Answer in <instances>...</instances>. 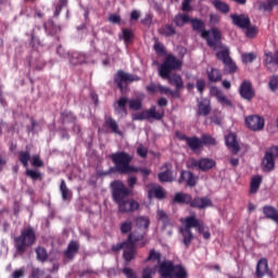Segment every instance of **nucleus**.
<instances>
[{"label": "nucleus", "mask_w": 278, "mask_h": 278, "mask_svg": "<svg viewBox=\"0 0 278 278\" xmlns=\"http://www.w3.org/2000/svg\"><path fill=\"white\" fill-rule=\"evenodd\" d=\"M110 160L114 164L104 175H111V173H119V175H130V173H141L143 179H147L151 175V169L136 167L131 165L134 156L125 151H117L110 154Z\"/></svg>", "instance_id": "f257e3e1"}, {"label": "nucleus", "mask_w": 278, "mask_h": 278, "mask_svg": "<svg viewBox=\"0 0 278 278\" xmlns=\"http://www.w3.org/2000/svg\"><path fill=\"white\" fill-rule=\"evenodd\" d=\"M204 40H206L207 47L213 51H217L215 54L216 60L225 64L231 59V51L229 47L223 43V33L220 29L213 27L212 31L202 33Z\"/></svg>", "instance_id": "f03ea898"}, {"label": "nucleus", "mask_w": 278, "mask_h": 278, "mask_svg": "<svg viewBox=\"0 0 278 278\" xmlns=\"http://www.w3.org/2000/svg\"><path fill=\"white\" fill-rule=\"evenodd\" d=\"M36 230L31 226L23 228L20 232V236L13 239L16 254L25 255L27 250L36 244Z\"/></svg>", "instance_id": "7ed1b4c3"}, {"label": "nucleus", "mask_w": 278, "mask_h": 278, "mask_svg": "<svg viewBox=\"0 0 278 278\" xmlns=\"http://www.w3.org/2000/svg\"><path fill=\"white\" fill-rule=\"evenodd\" d=\"M127 104L129 110L132 112H140L142 110V99H128L127 97H121L114 104L113 108L115 113L119 116H127Z\"/></svg>", "instance_id": "20e7f679"}, {"label": "nucleus", "mask_w": 278, "mask_h": 278, "mask_svg": "<svg viewBox=\"0 0 278 278\" xmlns=\"http://www.w3.org/2000/svg\"><path fill=\"white\" fill-rule=\"evenodd\" d=\"M216 166V161L214 159L202 157L197 160L191 157L187 161V168L191 170H201L202 173H207V170H212Z\"/></svg>", "instance_id": "39448f33"}, {"label": "nucleus", "mask_w": 278, "mask_h": 278, "mask_svg": "<svg viewBox=\"0 0 278 278\" xmlns=\"http://www.w3.org/2000/svg\"><path fill=\"white\" fill-rule=\"evenodd\" d=\"M181 68V61L173 54H168L165 61L159 68L160 77H168L173 71H179Z\"/></svg>", "instance_id": "423d86ee"}, {"label": "nucleus", "mask_w": 278, "mask_h": 278, "mask_svg": "<svg viewBox=\"0 0 278 278\" xmlns=\"http://www.w3.org/2000/svg\"><path fill=\"white\" fill-rule=\"evenodd\" d=\"M123 250V257L125 262L129 263L132 260H136V253H138V251L136 250V244L124 241L121 243L113 244L111 248V251H113V253H118V251Z\"/></svg>", "instance_id": "0eeeda50"}, {"label": "nucleus", "mask_w": 278, "mask_h": 278, "mask_svg": "<svg viewBox=\"0 0 278 278\" xmlns=\"http://www.w3.org/2000/svg\"><path fill=\"white\" fill-rule=\"evenodd\" d=\"M111 192L114 203H121V201L131 194V190H129L122 180L111 182Z\"/></svg>", "instance_id": "6e6552de"}, {"label": "nucleus", "mask_w": 278, "mask_h": 278, "mask_svg": "<svg viewBox=\"0 0 278 278\" xmlns=\"http://www.w3.org/2000/svg\"><path fill=\"white\" fill-rule=\"evenodd\" d=\"M164 115V109L157 111V108L153 105L149 110L142 111L141 113L132 114L131 118L132 121H149V118H154V121H162Z\"/></svg>", "instance_id": "1a4fd4ad"}, {"label": "nucleus", "mask_w": 278, "mask_h": 278, "mask_svg": "<svg viewBox=\"0 0 278 278\" xmlns=\"http://www.w3.org/2000/svg\"><path fill=\"white\" fill-rule=\"evenodd\" d=\"M134 81H140V78L122 70L117 71L114 76V83L116 84L121 92H124L125 90L124 84H131Z\"/></svg>", "instance_id": "9d476101"}, {"label": "nucleus", "mask_w": 278, "mask_h": 278, "mask_svg": "<svg viewBox=\"0 0 278 278\" xmlns=\"http://www.w3.org/2000/svg\"><path fill=\"white\" fill-rule=\"evenodd\" d=\"M244 123L251 131H262L266 125V119L260 115H249L245 117Z\"/></svg>", "instance_id": "9b49d317"}, {"label": "nucleus", "mask_w": 278, "mask_h": 278, "mask_svg": "<svg viewBox=\"0 0 278 278\" xmlns=\"http://www.w3.org/2000/svg\"><path fill=\"white\" fill-rule=\"evenodd\" d=\"M118 206V212L121 214H129L130 212H136L137 210H140V203L134 199H124L116 203Z\"/></svg>", "instance_id": "f8f14e48"}, {"label": "nucleus", "mask_w": 278, "mask_h": 278, "mask_svg": "<svg viewBox=\"0 0 278 278\" xmlns=\"http://www.w3.org/2000/svg\"><path fill=\"white\" fill-rule=\"evenodd\" d=\"M239 93L245 101H251L255 98V91L253 90V84L250 80H243L239 88Z\"/></svg>", "instance_id": "ddd939ff"}, {"label": "nucleus", "mask_w": 278, "mask_h": 278, "mask_svg": "<svg viewBox=\"0 0 278 278\" xmlns=\"http://www.w3.org/2000/svg\"><path fill=\"white\" fill-rule=\"evenodd\" d=\"M230 18L233 25H236V27H239V29H247V27H250L251 25V18L244 14H231Z\"/></svg>", "instance_id": "4468645a"}, {"label": "nucleus", "mask_w": 278, "mask_h": 278, "mask_svg": "<svg viewBox=\"0 0 278 278\" xmlns=\"http://www.w3.org/2000/svg\"><path fill=\"white\" fill-rule=\"evenodd\" d=\"M262 166L264 173H270L275 170V154L268 149L262 160Z\"/></svg>", "instance_id": "2eb2a0df"}, {"label": "nucleus", "mask_w": 278, "mask_h": 278, "mask_svg": "<svg viewBox=\"0 0 278 278\" xmlns=\"http://www.w3.org/2000/svg\"><path fill=\"white\" fill-rule=\"evenodd\" d=\"M173 270H175L173 261H164L160 264L159 273L162 278H173Z\"/></svg>", "instance_id": "dca6fc26"}, {"label": "nucleus", "mask_w": 278, "mask_h": 278, "mask_svg": "<svg viewBox=\"0 0 278 278\" xmlns=\"http://www.w3.org/2000/svg\"><path fill=\"white\" fill-rule=\"evenodd\" d=\"M214 203L212 202V199L208 197H197L191 202V207L195 210H205L207 207H212Z\"/></svg>", "instance_id": "f3484780"}, {"label": "nucleus", "mask_w": 278, "mask_h": 278, "mask_svg": "<svg viewBox=\"0 0 278 278\" xmlns=\"http://www.w3.org/2000/svg\"><path fill=\"white\" fill-rule=\"evenodd\" d=\"M177 138L179 140H185L187 147H189L190 151L193 153H197V149L199 148V137L193 136V137H188L184 134H177Z\"/></svg>", "instance_id": "a211bd4d"}, {"label": "nucleus", "mask_w": 278, "mask_h": 278, "mask_svg": "<svg viewBox=\"0 0 278 278\" xmlns=\"http://www.w3.org/2000/svg\"><path fill=\"white\" fill-rule=\"evenodd\" d=\"M184 181H186L189 188H194V186H197V177H194V174L192 172H188V170L180 172V177L178 179V182L184 184Z\"/></svg>", "instance_id": "6ab92c4d"}, {"label": "nucleus", "mask_w": 278, "mask_h": 278, "mask_svg": "<svg viewBox=\"0 0 278 278\" xmlns=\"http://www.w3.org/2000/svg\"><path fill=\"white\" fill-rule=\"evenodd\" d=\"M192 195L189 193L177 192L174 195L173 203H178L179 205H190L192 207Z\"/></svg>", "instance_id": "aec40b11"}, {"label": "nucleus", "mask_w": 278, "mask_h": 278, "mask_svg": "<svg viewBox=\"0 0 278 278\" xmlns=\"http://www.w3.org/2000/svg\"><path fill=\"white\" fill-rule=\"evenodd\" d=\"M226 147L232 150V153H238L240 151V144L238 143V137L236 134L230 132L226 136Z\"/></svg>", "instance_id": "412c9836"}, {"label": "nucleus", "mask_w": 278, "mask_h": 278, "mask_svg": "<svg viewBox=\"0 0 278 278\" xmlns=\"http://www.w3.org/2000/svg\"><path fill=\"white\" fill-rule=\"evenodd\" d=\"M180 223L184 224V227H180V229L192 230L195 229V227H199V218H197L195 215L181 218Z\"/></svg>", "instance_id": "4be33fe9"}, {"label": "nucleus", "mask_w": 278, "mask_h": 278, "mask_svg": "<svg viewBox=\"0 0 278 278\" xmlns=\"http://www.w3.org/2000/svg\"><path fill=\"white\" fill-rule=\"evenodd\" d=\"M77 253H79V242L77 241H71L67 249L63 252L64 257L67 260H73Z\"/></svg>", "instance_id": "5701e85b"}, {"label": "nucleus", "mask_w": 278, "mask_h": 278, "mask_svg": "<svg viewBox=\"0 0 278 278\" xmlns=\"http://www.w3.org/2000/svg\"><path fill=\"white\" fill-rule=\"evenodd\" d=\"M162 79H167L168 84L175 86L176 90L184 88V78L179 74H168V77H162Z\"/></svg>", "instance_id": "b1692460"}, {"label": "nucleus", "mask_w": 278, "mask_h": 278, "mask_svg": "<svg viewBox=\"0 0 278 278\" xmlns=\"http://www.w3.org/2000/svg\"><path fill=\"white\" fill-rule=\"evenodd\" d=\"M104 127L111 129L112 134L123 136V131H121V128H118V122H116V119H114L112 116H106L104 118Z\"/></svg>", "instance_id": "393cba45"}, {"label": "nucleus", "mask_w": 278, "mask_h": 278, "mask_svg": "<svg viewBox=\"0 0 278 278\" xmlns=\"http://www.w3.org/2000/svg\"><path fill=\"white\" fill-rule=\"evenodd\" d=\"M204 144L208 147H216V139L211 135H203L199 138V146L195 148V153L197 151H201Z\"/></svg>", "instance_id": "a878e982"}, {"label": "nucleus", "mask_w": 278, "mask_h": 278, "mask_svg": "<svg viewBox=\"0 0 278 278\" xmlns=\"http://www.w3.org/2000/svg\"><path fill=\"white\" fill-rule=\"evenodd\" d=\"M43 28L48 36H55V34L62 31V28L53 20H48L47 23H43Z\"/></svg>", "instance_id": "bb28decb"}, {"label": "nucleus", "mask_w": 278, "mask_h": 278, "mask_svg": "<svg viewBox=\"0 0 278 278\" xmlns=\"http://www.w3.org/2000/svg\"><path fill=\"white\" fill-rule=\"evenodd\" d=\"M180 236H182V244L186 249H190L192 241L194 240V235L192 230H187L185 228H179Z\"/></svg>", "instance_id": "cd10ccee"}, {"label": "nucleus", "mask_w": 278, "mask_h": 278, "mask_svg": "<svg viewBox=\"0 0 278 278\" xmlns=\"http://www.w3.org/2000/svg\"><path fill=\"white\" fill-rule=\"evenodd\" d=\"M157 220L162 223L163 231L166 230V227H173V223L170 222V216L166 214L164 210H159L156 212Z\"/></svg>", "instance_id": "c85d7f7f"}, {"label": "nucleus", "mask_w": 278, "mask_h": 278, "mask_svg": "<svg viewBox=\"0 0 278 278\" xmlns=\"http://www.w3.org/2000/svg\"><path fill=\"white\" fill-rule=\"evenodd\" d=\"M189 23H191L193 31L201 33L202 38H203V33L212 31V28L210 30H205V22H203V20L201 18H198V17L191 18Z\"/></svg>", "instance_id": "c756f323"}, {"label": "nucleus", "mask_w": 278, "mask_h": 278, "mask_svg": "<svg viewBox=\"0 0 278 278\" xmlns=\"http://www.w3.org/2000/svg\"><path fill=\"white\" fill-rule=\"evenodd\" d=\"M266 273H268V260L261 258L257 262L255 275L257 278H262Z\"/></svg>", "instance_id": "7c9ffc66"}, {"label": "nucleus", "mask_w": 278, "mask_h": 278, "mask_svg": "<svg viewBox=\"0 0 278 278\" xmlns=\"http://www.w3.org/2000/svg\"><path fill=\"white\" fill-rule=\"evenodd\" d=\"M212 105L207 100H202L198 103V116H210Z\"/></svg>", "instance_id": "2f4dec72"}, {"label": "nucleus", "mask_w": 278, "mask_h": 278, "mask_svg": "<svg viewBox=\"0 0 278 278\" xmlns=\"http://www.w3.org/2000/svg\"><path fill=\"white\" fill-rule=\"evenodd\" d=\"M263 214L266 216L269 220H274V223L278 224V211L270 205H265L263 207Z\"/></svg>", "instance_id": "473e14b6"}, {"label": "nucleus", "mask_w": 278, "mask_h": 278, "mask_svg": "<svg viewBox=\"0 0 278 278\" xmlns=\"http://www.w3.org/2000/svg\"><path fill=\"white\" fill-rule=\"evenodd\" d=\"M60 192L63 201H71L73 199V192L68 189L64 179L61 180Z\"/></svg>", "instance_id": "72a5a7b5"}, {"label": "nucleus", "mask_w": 278, "mask_h": 278, "mask_svg": "<svg viewBox=\"0 0 278 278\" xmlns=\"http://www.w3.org/2000/svg\"><path fill=\"white\" fill-rule=\"evenodd\" d=\"M149 197H155V199H166V192L160 186H152L148 191Z\"/></svg>", "instance_id": "f704fd0d"}, {"label": "nucleus", "mask_w": 278, "mask_h": 278, "mask_svg": "<svg viewBox=\"0 0 278 278\" xmlns=\"http://www.w3.org/2000/svg\"><path fill=\"white\" fill-rule=\"evenodd\" d=\"M212 5H214L215 10H217V12H220L222 14H229V4H227L225 1L223 0H213L212 1Z\"/></svg>", "instance_id": "c9c22d12"}, {"label": "nucleus", "mask_w": 278, "mask_h": 278, "mask_svg": "<svg viewBox=\"0 0 278 278\" xmlns=\"http://www.w3.org/2000/svg\"><path fill=\"white\" fill-rule=\"evenodd\" d=\"M157 177L161 184H170L175 181V178L173 177V170L170 169H166L165 172L159 173Z\"/></svg>", "instance_id": "e433bc0d"}, {"label": "nucleus", "mask_w": 278, "mask_h": 278, "mask_svg": "<svg viewBox=\"0 0 278 278\" xmlns=\"http://www.w3.org/2000/svg\"><path fill=\"white\" fill-rule=\"evenodd\" d=\"M208 81L216 84L223 80V74L220 70L212 67L211 71L207 72Z\"/></svg>", "instance_id": "4c0bfd02"}, {"label": "nucleus", "mask_w": 278, "mask_h": 278, "mask_svg": "<svg viewBox=\"0 0 278 278\" xmlns=\"http://www.w3.org/2000/svg\"><path fill=\"white\" fill-rule=\"evenodd\" d=\"M190 21H191L190 16L184 13H178L177 15L174 16V23L176 27H184V25H188Z\"/></svg>", "instance_id": "58836bf2"}, {"label": "nucleus", "mask_w": 278, "mask_h": 278, "mask_svg": "<svg viewBox=\"0 0 278 278\" xmlns=\"http://www.w3.org/2000/svg\"><path fill=\"white\" fill-rule=\"evenodd\" d=\"M159 34L166 38H170V36H175L177 34V29H175V26L167 24L159 29Z\"/></svg>", "instance_id": "ea45409f"}, {"label": "nucleus", "mask_w": 278, "mask_h": 278, "mask_svg": "<svg viewBox=\"0 0 278 278\" xmlns=\"http://www.w3.org/2000/svg\"><path fill=\"white\" fill-rule=\"evenodd\" d=\"M188 271L186 270V267L182 265H174V270L172 274V278H187Z\"/></svg>", "instance_id": "a19ab883"}, {"label": "nucleus", "mask_w": 278, "mask_h": 278, "mask_svg": "<svg viewBox=\"0 0 278 278\" xmlns=\"http://www.w3.org/2000/svg\"><path fill=\"white\" fill-rule=\"evenodd\" d=\"M35 252H36V257L38 262H41L42 264H45V262L49 260V253L47 252V249L42 247H37Z\"/></svg>", "instance_id": "79ce46f5"}, {"label": "nucleus", "mask_w": 278, "mask_h": 278, "mask_svg": "<svg viewBox=\"0 0 278 278\" xmlns=\"http://www.w3.org/2000/svg\"><path fill=\"white\" fill-rule=\"evenodd\" d=\"M260 186H262V176L253 177L250 182V194H255L260 190Z\"/></svg>", "instance_id": "37998d69"}, {"label": "nucleus", "mask_w": 278, "mask_h": 278, "mask_svg": "<svg viewBox=\"0 0 278 278\" xmlns=\"http://www.w3.org/2000/svg\"><path fill=\"white\" fill-rule=\"evenodd\" d=\"M224 71L226 73H229V75H233L238 72V65L236 64L233 59H230L226 63H224Z\"/></svg>", "instance_id": "c03bdc74"}, {"label": "nucleus", "mask_w": 278, "mask_h": 278, "mask_svg": "<svg viewBox=\"0 0 278 278\" xmlns=\"http://www.w3.org/2000/svg\"><path fill=\"white\" fill-rule=\"evenodd\" d=\"M18 160L22 166H24V168H27V166H29V160H31V154L29 153V151H21L18 153Z\"/></svg>", "instance_id": "a18cd8bd"}, {"label": "nucleus", "mask_w": 278, "mask_h": 278, "mask_svg": "<svg viewBox=\"0 0 278 278\" xmlns=\"http://www.w3.org/2000/svg\"><path fill=\"white\" fill-rule=\"evenodd\" d=\"M85 60L84 54L74 52L70 56V64H72V66H77V64H84Z\"/></svg>", "instance_id": "49530a36"}, {"label": "nucleus", "mask_w": 278, "mask_h": 278, "mask_svg": "<svg viewBox=\"0 0 278 278\" xmlns=\"http://www.w3.org/2000/svg\"><path fill=\"white\" fill-rule=\"evenodd\" d=\"M142 240H144V235H140L138 232H130L126 242L136 245V242H142Z\"/></svg>", "instance_id": "de8ad7c7"}, {"label": "nucleus", "mask_w": 278, "mask_h": 278, "mask_svg": "<svg viewBox=\"0 0 278 278\" xmlns=\"http://www.w3.org/2000/svg\"><path fill=\"white\" fill-rule=\"evenodd\" d=\"M278 5V0H267V2H262L260 4V10H264L265 12H271L274 8Z\"/></svg>", "instance_id": "09e8293b"}, {"label": "nucleus", "mask_w": 278, "mask_h": 278, "mask_svg": "<svg viewBox=\"0 0 278 278\" xmlns=\"http://www.w3.org/2000/svg\"><path fill=\"white\" fill-rule=\"evenodd\" d=\"M146 262H157L160 264L162 262V253L155 251V249L150 250Z\"/></svg>", "instance_id": "8fccbe9b"}, {"label": "nucleus", "mask_w": 278, "mask_h": 278, "mask_svg": "<svg viewBox=\"0 0 278 278\" xmlns=\"http://www.w3.org/2000/svg\"><path fill=\"white\" fill-rule=\"evenodd\" d=\"M123 35L119 36V38H123L124 42L126 45H129V42H131V40H134V31L129 28H123Z\"/></svg>", "instance_id": "3c124183"}, {"label": "nucleus", "mask_w": 278, "mask_h": 278, "mask_svg": "<svg viewBox=\"0 0 278 278\" xmlns=\"http://www.w3.org/2000/svg\"><path fill=\"white\" fill-rule=\"evenodd\" d=\"M136 225L141 229H149V225H151V220L149 219V217L140 216V217H137Z\"/></svg>", "instance_id": "603ef678"}, {"label": "nucleus", "mask_w": 278, "mask_h": 278, "mask_svg": "<svg viewBox=\"0 0 278 278\" xmlns=\"http://www.w3.org/2000/svg\"><path fill=\"white\" fill-rule=\"evenodd\" d=\"M26 177H29L33 181H42V174L39 170L26 169Z\"/></svg>", "instance_id": "864d4df0"}, {"label": "nucleus", "mask_w": 278, "mask_h": 278, "mask_svg": "<svg viewBox=\"0 0 278 278\" xmlns=\"http://www.w3.org/2000/svg\"><path fill=\"white\" fill-rule=\"evenodd\" d=\"M131 229H134V224L130 220H126L119 226V231L123 235L130 233Z\"/></svg>", "instance_id": "5fc2aeb1"}, {"label": "nucleus", "mask_w": 278, "mask_h": 278, "mask_svg": "<svg viewBox=\"0 0 278 278\" xmlns=\"http://www.w3.org/2000/svg\"><path fill=\"white\" fill-rule=\"evenodd\" d=\"M260 34V28L257 26H248L245 27V36L247 38H255Z\"/></svg>", "instance_id": "6e6d98bb"}, {"label": "nucleus", "mask_w": 278, "mask_h": 278, "mask_svg": "<svg viewBox=\"0 0 278 278\" xmlns=\"http://www.w3.org/2000/svg\"><path fill=\"white\" fill-rule=\"evenodd\" d=\"M26 36H29V38H30L29 45L33 49H34V47H36V45H40V38H38V36H36L35 29H33L30 34L27 33Z\"/></svg>", "instance_id": "4d7b16f0"}, {"label": "nucleus", "mask_w": 278, "mask_h": 278, "mask_svg": "<svg viewBox=\"0 0 278 278\" xmlns=\"http://www.w3.org/2000/svg\"><path fill=\"white\" fill-rule=\"evenodd\" d=\"M154 51L157 55H166V47H164V43L160 41H155Z\"/></svg>", "instance_id": "13d9d810"}, {"label": "nucleus", "mask_w": 278, "mask_h": 278, "mask_svg": "<svg viewBox=\"0 0 278 278\" xmlns=\"http://www.w3.org/2000/svg\"><path fill=\"white\" fill-rule=\"evenodd\" d=\"M269 89L271 90V92H275L276 90H278V76L274 75L270 77L269 79Z\"/></svg>", "instance_id": "bf43d9fd"}, {"label": "nucleus", "mask_w": 278, "mask_h": 278, "mask_svg": "<svg viewBox=\"0 0 278 278\" xmlns=\"http://www.w3.org/2000/svg\"><path fill=\"white\" fill-rule=\"evenodd\" d=\"M205 86H206V83H205V79L203 78L198 79L195 83V88L200 94H203V92H205Z\"/></svg>", "instance_id": "052dcab7"}, {"label": "nucleus", "mask_w": 278, "mask_h": 278, "mask_svg": "<svg viewBox=\"0 0 278 278\" xmlns=\"http://www.w3.org/2000/svg\"><path fill=\"white\" fill-rule=\"evenodd\" d=\"M123 275H125L126 278H138V275H136V271L129 267H124L122 270Z\"/></svg>", "instance_id": "680f3d73"}, {"label": "nucleus", "mask_w": 278, "mask_h": 278, "mask_svg": "<svg viewBox=\"0 0 278 278\" xmlns=\"http://www.w3.org/2000/svg\"><path fill=\"white\" fill-rule=\"evenodd\" d=\"M256 56L253 52L244 53L242 54V62H244V64H251V62H253Z\"/></svg>", "instance_id": "e2e57ef3"}, {"label": "nucleus", "mask_w": 278, "mask_h": 278, "mask_svg": "<svg viewBox=\"0 0 278 278\" xmlns=\"http://www.w3.org/2000/svg\"><path fill=\"white\" fill-rule=\"evenodd\" d=\"M137 154L139 155V157L146 159L147 155H149V149H147L144 146L140 144L137 148Z\"/></svg>", "instance_id": "0e129e2a"}, {"label": "nucleus", "mask_w": 278, "mask_h": 278, "mask_svg": "<svg viewBox=\"0 0 278 278\" xmlns=\"http://www.w3.org/2000/svg\"><path fill=\"white\" fill-rule=\"evenodd\" d=\"M153 267H146L142 269L141 278H153Z\"/></svg>", "instance_id": "69168bd1"}, {"label": "nucleus", "mask_w": 278, "mask_h": 278, "mask_svg": "<svg viewBox=\"0 0 278 278\" xmlns=\"http://www.w3.org/2000/svg\"><path fill=\"white\" fill-rule=\"evenodd\" d=\"M33 166L35 168H42V166H45V162H42V160H40L39 155H34L33 156Z\"/></svg>", "instance_id": "338daca9"}, {"label": "nucleus", "mask_w": 278, "mask_h": 278, "mask_svg": "<svg viewBox=\"0 0 278 278\" xmlns=\"http://www.w3.org/2000/svg\"><path fill=\"white\" fill-rule=\"evenodd\" d=\"M23 277H25V267L15 269L12 274V278H23Z\"/></svg>", "instance_id": "774afa93"}]
</instances>
